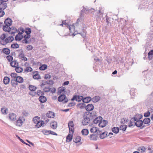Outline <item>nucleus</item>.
Wrapping results in <instances>:
<instances>
[{
	"instance_id": "9d476101",
	"label": "nucleus",
	"mask_w": 153,
	"mask_h": 153,
	"mask_svg": "<svg viewBox=\"0 0 153 153\" xmlns=\"http://www.w3.org/2000/svg\"><path fill=\"white\" fill-rule=\"evenodd\" d=\"M95 117L93 119V122L94 124H97L100 123L102 120V118L101 117H97V115L95 114Z\"/></svg>"
},
{
	"instance_id": "680f3d73",
	"label": "nucleus",
	"mask_w": 153,
	"mask_h": 153,
	"mask_svg": "<svg viewBox=\"0 0 153 153\" xmlns=\"http://www.w3.org/2000/svg\"><path fill=\"white\" fill-rule=\"evenodd\" d=\"M47 84L50 85H52L54 84L53 81L51 80H50L49 81H47Z\"/></svg>"
},
{
	"instance_id": "e433bc0d",
	"label": "nucleus",
	"mask_w": 153,
	"mask_h": 153,
	"mask_svg": "<svg viewBox=\"0 0 153 153\" xmlns=\"http://www.w3.org/2000/svg\"><path fill=\"white\" fill-rule=\"evenodd\" d=\"M112 131L115 134H117L119 131V128L117 127H114L112 129Z\"/></svg>"
},
{
	"instance_id": "13d9d810",
	"label": "nucleus",
	"mask_w": 153,
	"mask_h": 153,
	"mask_svg": "<svg viewBox=\"0 0 153 153\" xmlns=\"http://www.w3.org/2000/svg\"><path fill=\"white\" fill-rule=\"evenodd\" d=\"M33 77L35 79H39L40 78V76L38 74H35L33 75Z\"/></svg>"
},
{
	"instance_id": "603ef678",
	"label": "nucleus",
	"mask_w": 153,
	"mask_h": 153,
	"mask_svg": "<svg viewBox=\"0 0 153 153\" xmlns=\"http://www.w3.org/2000/svg\"><path fill=\"white\" fill-rule=\"evenodd\" d=\"M6 58L7 59L8 61L10 62H12L13 59V58L12 56L10 55L7 56L6 57Z\"/></svg>"
},
{
	"instance_id": "c85d7f7f",
	"label": "nucleus",
	"mask_w": 153,
	"mask_h": 153,
	"mask_svg": "<svg viewBox=\"0 0 153 153\" xmlns=\"http://www.w3.org/2000/svg\"><path fill=\"white\" fill-rule=\"evenodd\" d=\"M10 80V79L8 77L5 76L3 79L4 83L5 85H7L9 83Z\"/></svg>"
},
{
	"instance_id": "b1692460",
	"label": "nucleus",
	"mask_w": 153,
	"mask_h": 153,
	"mask_svg": "<svg viewBox=\"0 0 153 153\" xmlns=\"http://www.w3.org/2000/svg\"><path fill=\"white\" fill-rule=\"evenodd\" d=\"M46 116L47 117L50 118H52L54 117L55 114L53 112L51 111H49L47 113Z\"/></svg>"
},
{
	"instance_id": "cd10ccee",
	"label": "nucleus",
	"mask_w": 153,
	"mask_h": 153,
	"mask_svg": "<svg viewBox=\"0 0 153 153\" xmlns=\"http://www.w3.org/2000/svg\"><path fill=\"white\" fill-rule=\"evenodd\" d=\"M91 100V98L90 97H87L83 98L82 101L84 103H88Z\"/></svg>"
},
{
	"instance_id": "f257e3e1",
	"label": "nucleus",
	"mask_w": 153,
	"mask_h": 153,
	"mask_svg": "<svg viewBox=\"0 0 153 153\" xmlns=\"http://www.w3.org/2000/svg\"><path fill=\"white\" fill-rule=\"evenodd\" d=\"M95 117V113L94 112L90 113L85 112L83 115V119L82 121V124L84 126L88 125L90 121L93 120Z\"/></svg>"
},
{
	"instance_id": "9b49d317",
	"label": "nucleus",
	"mask_w": 153,
	"mask_h": 153,
	"mask_svg": "<svg viewBox=\"0 0 153 153\" xmlns=\"http://www.w3.org/2000/svg\"><path fill=\"white\" fill-rule=\"evenodd\" d=\"M73 133V132L69 131V133L66 137V141L67 142H69L72 139V135Z\"/></svg>"
},
{
	"instance_id": "49530a36",
	"label": "nucleus",
	"mask_w": 153,
	"mask_h": 153,
	"mask_svg": "<svg viewBox=\"0 0 153 153\" xmlns=\"http://www.w3.org/2000/svg\"><path fill=\"white\" fill-rule=\"evenodd\" d=\"M127 126L126 125H122L120 127V129L123 131H125L126 129Z\"/></svg>"
},
{
	"instance_id": "8fccbe9b",
	"label": "nucleus",
	"mask_w": 153,
	"mask_h": 153,
	"mask_svg": "<svg viewBox=\"0 0 153 153\" xmlns=\"http://www.w3.org/2000/svg\"><path fill=\"white\" fill-rule=\"evenodd\" d=\"M22 38V36L21 35H17L15 37V39L16 40L20 41L21 40Z\"/></svg>"
},
{
	"instance_id": "09e8293b",
	"label": "nucleus",
	"mask_w": 153,
	"mask_h": 153,
	"mask_svg": "<svg viewBox=\"0 0 153 153\" xmlns=\"http://www.w3.org/2000/svg\"><path fill=\"white\" fill-rule=\"evenodd\" d=\"M24 31H25V33L27 34H30L31 33V30L30 28H25Z\"/></svg>"
},
{
	"instance_id": "4d7b16f0",
	"label": "nucleus",
	"mask_w": 153,
	"mask_h": 153,
	"mask_svg": "<svg viewBox=\"0 0 153 153\" xmlns=\"http://www.w3.org/2000/svg\"><path fill=\"white\" fill-rule=\"evenodd\" d=\"M49 131L50 130H42V132L45 135H48L49 134Z\"/></svg>"
},
{
	"instance_id": "052dcab7",
	"label": "nucleus",
	"mask_w": 153,
	"mask_h": 153,
	"mask_svg": "<svg viewBox=\"0 0 153 153\" xmlns=\"http://www.w3.org/2000/svg\"><path fill=\"white\" fill-rule=\"evenodd\" d=\"M7 41H6V40H1V41H0V44H1L4 45L7 44Z\"/></svg>"
},
{
	"instance_id": "393cba45",
	"label": "nucleus",
	"mask_w": 153,
	"mask_h": 153,
	"mask_svg": "<svg viewBox=\"0 0 153 153\" xmlns=\"http://www.w3.org/2000/svg\"><path fill=\"white\" fill-rule=\"evenodd\" d=\"M10 64L11 66L14 68L17 67L19 64L18 62L16 60L11 62Z\"/></svg>"
},
{
	"instance_id": "774afa93",
	"label": "nucleus",
	"mask_w": 153,
	"mask_h": 153,
	"mask_svg": "<svg viewBox=\"0 0 153 153\" xmlns=\"http://www.w3.org/2000/svg\"><path fill=\"white\" fill-rule=\"evenodd\" d=\"M22 113L23 115L25 116H27L28 115V113L25 111H23Z\"/></svg>"
},
{
	"instance_id": "39448f33",
	"label": "nucleus",
	"mask_w": 153,
	"mask_h": 153,
	"mask_svg": "<svg viewBox=\"0 0 153 153\" xmlns=\"http://www.w3.org/2000/svg\"><path fill=\"white\" fill-rule=\"evenodd\" d=\"M23 51L22 50H19L18 56L20 58L22 59V60L26 61L27 60V58L24 56Z\"/></svg>"
},
{
	"instance_id": "f704fd0d",
	"label": "nucleus",
	"mask_w": 153,
	"mask_h": 153,
	"mask_svg": "<svg viewBox=\"0 0 153 153\" xmlns=\"http://www.w3.org/2000/svg\"><path fill=\"white\" fill-rule=\"evenodd\" d=\"M13 39L14 38L12 36H10L6 39L7 43L12 42Z\"/></svg>"
},
{
	"instance_id": "864d4df0",
	"label": "nucleus",
	"mask_w": 153,
	"mask_h": 153,
	"mask_svg": "<svg viewBox=\"0 0 153 153\" xmlns=\"http://www.w3.org/2000/svg\"><path fill=\"white\" fill-rule=\"evenodd\" d=\"M17 32L19 34L22 35L24 32V30L22 28H20L19 30H18Z\"/></svg>"
},
{
	"instance_id": "0e129e2a",
	"label": "nucleus",
	"mask_w": 153,
	"mask_h": 153,
	"mask_svg": "<svg viewBox=\"0 0 153 153\" xmlns=\"http://www.w3.org/2000/svg\"><path fill=\"white\" fill-rule=\"evenodd\" d=\"M51 77V76L49 74H46L45 75L44 78L45 79H50Z\"/></svg>"
},
{
	"instance_id": "6e6552de",
	"label": "nucleus",
	"mask_w": 153,
	"mask_h": 153,
	"mask_svg": "<svg viewBox=\"0 0 153 153\" xmlns=\"http://www.w3.org/2000/svg\"><path fill=\"white\" fill-rule=\"evenodd\" d=\"M68 125L69 128V131L74 132V125L73 121H69L68 123Z\"/></svg>"
},
{
	"instance_id": "2eb2a0df",
	"label": "nucleus",
	"mask_w": 153,
	"mask_h": 153,
	"mask_svg": "<svg viewBox=\"0 0 153 153\" xmlns=\"http://www.w3.org/2000/svg\"><path fill=\"white\" fill-rule=\"evenodd\" d=\"M107 123V121L106 120H103L102 121V120L99 123V126L101 128L104 127L106 126Z\"/></svg>"
},
{
	"instance_id": "4be33fe9",
	"label": "nucleus",
	"mask_w": 153,
	"mask_h": 153,
	"mask_svg": "<svg viewBox=\"0 0 153 153\" xmlns=\"http://www.w3.org/2000/svg\"><path fill=\"white\" fill-rule=\"evenodd\" d=\"M16 115L13 113L9 114V118L12 120L14 121L16 120Z\"/></svg>"
},
{
	"instance_id": "6ab92c4d",
	"label": "nucleus",
	"mask_w": 153,
	"mask_h": 153,
	"mask_svg": "<svg viewBox=\"0 0 153 153\" xmlns=\"http://www.w3.org/2000/svg\"><path fill=\"white\" fill-rule=\"evenodd\" d=\"M10 50L7 48L3 49L1 51V53H4L7 55H9L10 53Z\"/></svg>"
},
{
	"instance_id": "79ce46f5",
	"label": "nucleus",
	"mask_w": 153,
	"mask_h": 153,
	"mask_svg": "<svg viewBox=\"0 0 153 153\" xmlns=\"http://www.w3.org/2000/svg\"><path fill=\"white\" fill-rule=\"evenodd\" d=\"M47 68V66L46 65L44 64L40 67L39 69L40 70H45Z\"/></svg>"
},
{
	"instance_id": "3c124183",
	"label": "nucleus",
	"mask_w": 153,
	"mask_h": 153,
	"mask_svg": "<svg viewBox=\"0 0 153 153\" xmlns=\"http://www.w3.org/2000/svg\"><path fill=\"white\" fill-rule=\"evenodd\" d=\"M32 68L30 67H27L24 70V71L25 72H31L32 71Z\"/></svg>"
},
{
	"instance_id": "4c0bfd02",
	"label": "nucleus",
	"mask_w": 153,
	"mask_h": 153,
	"mask_svg": "<svg viewBox=\"0 0 153 153\" xmlns=\"http://www.w3.org/2000/svg\"><path fill=\"white\" fill-rule=\"evenodd\" d=\"M1 111L3 114H7V112L8 111V109L5 108L4 107H2L1 108Z\"/></svg>"
},
{
	"instance_id": "a18cd8bd",
	"label": "nucleus",
	"mask_w": 153,
	"mask_h": 153,
	"mask_svg": "<svg viewBox=\"0 0 153 153\" xmlns=\"http://www.w3.org/2000/svg\"><path fill=\"white\" fill-rule=\"evenodd\" d=\"M138 150L140 152H143L146 150V148L144 146L140 147L138 148Z\"/></svg>"
},
{
	"instance_id": "2f4dec72",
	"label": "nucleus",
	"mask_w": 153,
	"mask_h": 153,
	"mask_svg": "<svg viewBox=\"0 0 153 153\" xmlns=\"http://www.w3.org/2000/svg\"><path fill=\"white\" fill-rule=\"evenodd\" d=\"M81 133L83 135L86 136L88 134L89 131L87 129H84L82 130Z\"/></svg>"
},
{
	"instance_id": "bf43d9fd",
	"label": "nucleus",
	"mask_w": 153,
	"mask_h": 153,
	"mask_svg": "<svg viewBox=\"0 0 153 153\" xmlns=\"http://www.w3.org/2000/svg\"><path fill=\"white\" fill-rule=\"evenodd\" d=\"M11 76L12 77L14 78V79H16V77L17 76V74L15 73H12L11 74Z\"/></svg>"
},
{
	"instance_id": "a878e982",
	"label": "nucleus",
	"mask_w": 153,
	"mask_h": 153,
	"mask_svg": "<svg viewBox=\"0 0 153 153\" xmlns=\"http://www.w3.org/2000/svg\"><path fill=\"white\" fill-rule=\"evenodd\" d=\"M39 99L40 102L42 103L45 102L47 100L46 97L45 96H42L39 97Z\"/></svg>"
},
{
	"instance_id": "4468645a",
	"label": "nucleus",
	"mask_w": 153,
	"mask_h": 153,
	"mask_svg": "<svg viewBox=\"0 0 153 153\" xmlns=\"http://www.w3.org/2000/svg\"><path fill=\"white\" fill-rule=\"evenodd\" d=\"M4 23L5 25L10 26L12 24V21L11 19L8 18L5 20Z\"/></svg>"
},
{
	"instance_id": "ea45409f",
	"label": "nucleus",
	"mask_w": 153,
	"mask_h": 153,
	"mask_svg": "<svg viewBox=\"0 0 153 153\" xmlns=\"http://www.w3.org/2000/svg\"><path fill=\"white\" fill-rule=\"evenodd\" d=\"M51 127L53 129H55L57 127V123L56 122H53L52 123H51Z\"/></svg>"
},
{
	"instance_id": "5701e85b",
	"label": "nucleus",
	"mask_w": 153,
	"mask_h": 153,
	"mask_svg": "<svg viewBox=\"0 0 153 153\" xmlns=\"http://www.w3.org/2000/svg\"><path fill=\"white\" fill-rule=\"evenodd\" d=\"M90 131L92 133L97 132V133H98V131H99V132H100L97 128L94 127H93L91 128L90 130Z\"/></svg>"
},
{
	"instance_id": "7c9ffc66",
	"label": "nucleus",
	"mask_w": 153,
	"mask_h": 153,
	"mask_svg": "<svg viewBox=\"0 0 153 153\" xmlns=\"http://www.w3.org/2000/svg\"><path fill=\"white\" fill-rule=\"evenodd\" d=\"M108 132H104L100 134V137L101 139H103L106 137L107 136Z\"/></svg>"
},
{
	"instance_id": "423d86ee",
	"label": "nucleus",
	"mask_w": 153,
	"mask_h": 153,
	"mask_svg": "<svg viewBox=\"0 0 153 153\" xmlns=\"http://www.w3.org/2000/svg\"><path fill=\"white\" fill-rule=\"evenodd\" d=\"M96 11H97V10H96L92 8L91 9H89L87 7H84L83 9L82 10L81 12V13L84 12L86 13L91 12V13L94 14V12H95Z\"/></svg>"
},
{
	"instance_id": "dca6fc26",
	"label": "nucleus",
	"mask_w": 153,
	"mask_h": 153,
	"mask_svg": "<svg viewBox=\"0 0 153 153\" xmlns=\"http://www.w3.org/2000/svg\"><path fill=\"white\" fill-rule=\"evenodd\" d=\"M94 107L92 104H88L85 107L86 110L88 111H90L93 110Z\"/></svg>"
},
{
	"instance_id": "72a5a7b5",
	"label": "nucleus",
	"mask_w": 153,
	"mask_h": 153,
	"mask_svg": "<svg viewBox=\"0 0 153 153\" xmlns=\"http://www.w3.org/2000/svg\"><path fill=\"white\" fill-rule=\"evenodd\" d=\"M100 100V97L99 96H95L91 99L92 101L94 102H98Z\"/></svg>"
},
{
	"instance_id": "473e14b6",
	"label": "nucleus",
	"mask_w": 153,
	"mask_h": 153,
	"mask_svg": "<svg viewBox=\"0 0 153 153\" xmlns=\"http://www.w3.org/2000/svg\"><path fill=\"white\" fill-rule=\"evenodd\" d=\"M17 82H19L20 83H22L23 81V78L20 76H17L16 79Z\"/></svg>"
},
{
	"instance_id": "de8ad7c7",
	"label": "nucleus",
	"mask_w": 153,
	"mask_h": 153,
	"mask_svg": "<svg viewBox=\"0 0 153 153\" xmlns=\"http://www.w3.org/2000/svg\"><path fill=\"white\" fill-rule=\"evenodd\" d=\"M39 120L40 118L39 117L36 116L33 118V121L34 123H36Z\"/></svg>"
},
{
	"instance_id": "58836bf2",
	"label": "nucleus",
	"mask_w": 153,
	"mask_h": 153,
	"mask_svg": "<svg viewBox=\"0 0 153 153\" xmlns=\"http://www.w3.org/2000/svg\"><path fill=\"white\" fill-rule=\"evenodd\" d=\"M11 83L12 85L14 87L15 86L17 85V82L16 79H12L11 81Z\"/></svg>"
},
{
	"instance_id": "6e6d98bb",
	"label": "nucleus",
	"mask_w": 153,
	"mask_h": 153,
	"mask_svg": "<svg viewBox=\"0 0 153 153\" xmlns=\"http://www.w3.org/2000/svg\"><path fill=\"white\" fill-rule=\"evenodd\" d=\"M11 47L12 48H19V45L17 44L16 43V44H12L11 45Z\"/></svg>"
},
{
	"instance_id": "a19ab883",
	"label": "nucleus",
	"mask_w": 153,
	"mask_h": 153,
	"mask_svg": "<svg viewBox=\"0 0 153 153\" xmlns=\"http://www.w3.org/2000/svg\"><path fill=\"white\" fill-rule=\"evenodd\" d=\"M29 88L30 90L32 91H35L36 89V87L32 85H30Z\"/></svg>"
},
{
	"instance_id": "c756f323",
	"label": "nucleus",
	"mask_w": 153,
	"mask_h": 153,
	"mask_svg": "<svg viewBox=\"0 0 153 153\" xmlns=\"http://www.w3.org/2000/svg\"><path fill=\"white\" fill-rule=\"evenodd\" d=\"M148 57L150 60L152 59L153 58V50H151L148 53Z\"/></svg>"
},
{
	"instance_id": "f03ea898",
	"label": "nucleus",
	"mask_w": 153,
	"mask_h": 153,
	"mask_svg": "<svg viewBox=\"0 0 153 153\" xmlns=\"http://www.w3.org/2000/svg\"><path fill=\"white\" fill-rule=\"evenodd\" d=\"M102 9L103 8L101 7L99 8L98 12H97V14L95 17L97 21L100 20L101 18L103 17V11Z\"/></svg>"
},
{
	"instance_id": "5fc2aeb1",
	"label": "nucleus",
	"mask_w": 153,
	"mask_h": 153,
	"mask_svg": "<svg viewBox=\"0 0 153 153\" xmlns=\"http://www.w3.org/2000/svg\"><path fill=\"white\" fill-rule=\"evenodd\" d=\"M43 90L45 92H48L50 91L51 88L49 87H45L43 88Z\"/></svg>"
},
{
	"instance_id": "ddd939ff",
	"label": "nucleus",
	"mask_w": 153,
	"mask_h": 153,
	"mask_svg": "<svg viewBox=\"0 0 153 153\" xmlns=\"http://www.w3.org/2000/svg\"><path fill=\"white\" fill-rule=\"evenodd\" d=\"M89 137L91 140L96 141L97 140L98 137V135L94 134H91L89 136Z\"/></svg>"
},
{
	"instance_id": "7ed1b4c3",
	"label": "nucleus",
	"mask_w": 153,
	"mask_h": 153,
	"mask_svg": "<svg viewBox=\"0 0 153 153\" xmlns=\"http://www.w3.org/2000/svg\"><path fill=\"white\" fill-rule=\"evenodd\" d=\"M66 25L67 28H69L70 32H72L74 31L75 30L74 26V24L72 25H69L66 22V20L62 21V24H59V25Z\"/></svg>"
},
{
	"instance_id": "e2e57ef3",
	"label": "nucleus",
	"mask_w": 153,
	"mask_h": 153,
	"mask_svg": "<svg viewBox=\"0 0 153 153\" xmlns=\"http://www.w3.org/2000/svg\"><path fill=\"white\" fill-rule=\"evenodd\" d=\"M127 122V120L126 118H123L121 120V122L123 124H124Z\"/></svg>"
},
{
	"instance_id": "69168bd1",
	"label": "nucleus",
	"mask_w": 153,
	"mask_h": 153,
	"mask_svg": "<svg viewBox=\"0 0 153 153\" xmlns=\"http://www.w3.org/2000/svg\"><path fill=\"white\" fill-rule=\"evenodd\" d=\"M150 114V112L149 111H148L147 112L144 113V117H146L149 116Z\"/></svg>"
},
{
	"instance_id": "20e7f679",
	"label": "nucleus",
	"mask_w": 153,
	"mask_h": 153,
	"mask_svg": "<svg viewBox=\"0 0 153 153\" xmlns=\"http://www.w3.org/2000/svg\"><path fill=\"white\" fill-rule=\"evenodd\" d=\"M59 96L58 97V101L59 102L63 101L64 100V103H67L68 101V98H66L65 95H59Z\"/></svg>"
},
{
	"instance_id": "f8f14e48",
	"label": "nucleus",
	"mask_w": 153,
	"mask_h": 153,
	"mask_svg": "<svg viewBox=\"0 0 153 153\" xmlns=\"http://www.w3.org/2000/svg\"><path fill=\"white\" fill-rule=\"evenodd\" d=\"M83 99L82 96H74L73 98L71 99V101H74L75 100L76 101L78 102L80 101Z\"/></svg>"
},
{
	"instance_id": "338daca9",
	"label": "nucleus",
	"mask_w": 153,
	"mask_h": 153,
	"mask_svg": "<svg viewBox=\"0 0 153 153\" xmlns=\"http://www.w3.org/2000/svg\"><path fill=\"white\" fill-rule=\"evenodd\" d=\"M33 47L30 45H29L27 46V48L28 50H31L33 49Z\"/></svg>"
},
{
	"instance_id": "a211bd4d",
	"label": "nucleus",
	"mask_w": 153,
	"mask_h": 153,
	"mask_svg": "<svg viewBox=\"0 0 153 153\" xmlns=\"http://www.w3.org/2000/svg\"><path fill=\"white\" fill-rule=\"evenodd\" d=\"M7 7V4L6 2H0V10H1L5 9Z\"/></svg>"
},
{
	"instance_id": "aec40b11",
	"label": "nucleus",
	"mask_w": 153,
	"mask_h": 153,
	"mask_svg": "<svg viewBox=\"0 0 153 153\" xmlns=\"http://www.w3.org/2000/svg\"><path fill=\"white\" fill-rule=\"evenodd\" d=\"M10 26L7 25H4L3 27V29L5 32H9L11 30V28Z\"/></svg>"
},
{
	"instance_id": "0eeeda50",
	"label": "nucleus",
	"mask_w": 153,
	"mask_h": 153,
	"mask_svg": "<svg viewBox=\"0 0 153 153\" xmlns=\"http://www.w3.org/2000/svg\"><path fill=\"white\" fill-rule=\"evenodd\" d=\"M65 88L64 87L62 86L58 88V94L65 95L66 91Z\"/></svg>"
},
{
	"instance_id": "f3484780",
	"label": "nucleus",
	"mask_w": 153,
	"mask_h": 153,
	"mask_svg": "<svg viewBox=\"0 0 153 153\" xmlns=\"http://www.w3.org/2000/svg\"><path fill=\"white\" fill-rule=\"evenodd\" d=\"M23 118L22 117H20L18 120L17 121L16 123V125L18 126H21L23 122L22 121Z\"/></svg>"
},
{
	"instance_id": "37998d69",
	"label": "nucleus",
	"mask_w": 153,
	"mask_h": 153,
	"mask_svg": "<svg viewBox=\"0 0 153 153\" xmlns=\"http://www.w3.org/2000/svg\"><path fill=\"white\" fill-rule=\"evenodd\" d=\"M16 71L18 73H20L22 72L23 71V68L20 67H16Z\"/></svg>"
},
{
	"instance_id": "bb28decb",
	"label": "nucleus",
	"mask_w": 153,
	"mask_h": 153,
	"mask_svg": "<svg viewBox=\"0 0 153 153\" xmlns=\"http://www.w3.org/2000/svg\"><path fill=\"white\" fill-rule=\"evenodd\" d=\"M44 123V122L42 121L39 120L38 121L36 125V127L39 128L41 127Z\"/></svg>"
},
{
	"instance_id": "412c9836",
	"label": "nucleus",
	"mask_w": 153,
	"mask_h": 153,
	"mask_svg": "<svg viewBox=\"0 0 153 153\" xmlns=\"http://www.w3.org/2000/svg\"><path fill=\"white\" fill-rule=\"evenodd\" d=\"M143 122L141 120H137L135 123H134L135 125L137 127H140L142 126Z\"/></svg>"
},
{
	"instance_id": "1a4fd4ad",
	"label": "nucleus",
	"mask_w": 153,
	"mask_h": 153,
	"mask_svg": "<svg viewBox=\"0 0 153 153\" xmlns=\"http://www.w3.org/2000/svg\"><path fill=\"white\" fill-rule=\"evenodd\" d=\"M143 117L142 115L140 114H137L134 117L131 119V121H137L140 120Z\"/></svg>"
},
{
	"instance_id": "c03bdc74",
	"label": "nucleus",
	"mask_w": 153,
	"mask_h": 153,
	"mask_svg": "<svg viewBox=\"0 0 153 153\" xmlns=\"http://www.w3.org/2000/svg\"><path fill=\"white\" fill-rule=\"evenodd\" d=\"M143 122L144 124H147L150 122V119L149 118H146L144 119Z\"/></svg>"
},
{
	"instance_id": "c9c22d12",
	"label": "nucleus",
	"mask_w": 153,
	"mask_h": 153,
	"mask_svg": "<svg viewBox=\"0 0 153 153\" xmlns=\"http://www.w3.org/2000/svg\"><path fill=\"white\" fill-rule=\"evenodd\" d=\"M81 137L79 136H77L75 138H74L73 141L75 143H77L80 142L81 141Z\"/></svg>"
}]
</instances>
